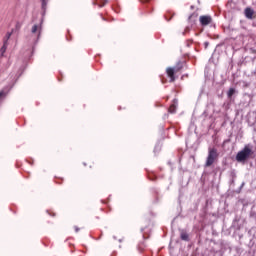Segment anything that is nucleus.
<instances>
[{
	"label": "nucleus",
	"instance_id": "obj_4",
	"mask_svg": "<svg viewBox=\"0 0 256 256\" xmlns=\"http://www.w3.org/2000/svg\"><path fill=\"white\" fill-rule=\"evenodd\" d=\"M175 69L171 68V67H168L166 68V75L167 77H169V82L170 83H175Z\"/></svg>",
	"mask_w": 256,
	"mask_h": 256
},
{
	"label": "nucleus",
	"instance_id": "obj_17",
	"mask_svg": "<svg viewBox=\"0 0 256 256\" xmlns=\"http://www.w3.org/2000/svg\"><path fill=\"white\" fill-rule=\"evenodd\" d=\"M11 38V33H8L7 34V39H10Z\"/></svg>",
	"mask_w": 256,
	"mask_h": 256
},
{
	"label": "nucleus",
	"instance_id": "obj_15",
	"mask_svg": "<svg viewBox=\"0 0 256 256\" xmlns=\"http://www.w3.org/2000/svg\"><path fill=\"white\" fill-rule=\"evenodd\" d=\"M42 1V7H46L47 6V2L49 1V0H41Z\"/></svg>",
	"mask_w": 256,
	"mask_h": 256
},
{
	"label": "nucleus",
	"instance_id": "obj_14",
	"mask_svg": "<svg viewBox=\"0 0 256 256\" xmlns=\"http://www.w3.org/2000/svg\"><path fill=\"white\" fill-rule=\"evenodd\" d=\"M227 95H228V98L231 99L233 97V95H235L234 88H230Z\"/></svg>",
	"mask_w": 256,
	"mask_h": 256
},
{
	"label": "nucleus",
	"instance_id": "obj_11",
	"mask_svg": "<svg viewBox=\"0 0 256 256\" xmlns=\"http://www.w3.org/2000/svg\"><path fill=\"white\" fill-rule=\"evenodd\" d=\"M7 95H9V90L8 89H2L0 91V99H5V97H7Z\"/></svg>",
	"mask_w": 256,
	"mask_h": 256
},
{
	"label": "nucleus",
	"instance_id": "obj_20",
	"mask_svg": "<svg viewBox=\"0 0 256 256\" xmlns=\"http://www.w3.org/2000/svg\"><path fill=\"white\" fill-rule=\"evenodd\" d=\"M79 231V228H76V233Z\"/></svg>",
	"mask_w": 256,
	"mask_h": 256
},
{
	"label": "nucleus",
	"instance_id": "obj_8",
	"mask_svg": "<svg viewBox=\"0 0 256 256\" xmlns=\"http://www.w3.org/2000/svg\"><path fill=\"white\" fill-rule=\"evenodd\" d=\"M197 17H199V14L192 13L188 18L189 23H195L197 21Z\"/></svg>",
	"mask_w": 256,
	"mask_h": 256
},
{
	"label": "nucleus",
	"instance_id": "obj_13",
	"mask_svg": "<svg viewBox=\"0 0 256 256\" xmlns=\"http://www.w3.org/2000/svg\"><path fill=\"white\" fill-rule=\"evenodd\" d=\"M0 51H1L2 57H3V55H5V52L7 51V40L4 41V44H3V46L1 47Z\"/></svg>",
	"mask_w": 256,
	"mask_h": 256
},
{
	"label": "nucleus",
	"instance_id": "obj_7",
	"mask_svg": "<svg viewBox=\"0 0 256 256\" xmlns=\"http://www.w3.org/2000/svg\"><path fill=\"white\" fill-rule=\"evenodd\" d=\"M168 111L170 113H176V111H177V99L173 100V104L170 105V107L168 108Z\"/></svg>",
	"mask_w": 256,
	"mask_h": 256
},
{
	"label": "nucleus",
	"instance_id": "obj_6",
	"mask_svg": "<svg viewBox=\"0 0 256 256\" xmlns=\"http://www.w3.org/2000/svg\"><path fill=\"white\" fill-rule=\"evenodd\" d=\"M109 3V0H95L93 5H98V7H105Z\"/></svg>",
	"mask_w": 256,
	"mask_h": 256
},
{
	"label": "nucleus",
	"instance_id": "obj_16",
	"mask_svg": "<svg viewBox=\"0 0 256 256\" xmlns=\"http://www.w3.org/2000/svg\"><path fill=\"white\" fill-rule=\"evenodd\" d=\"M173 17V14L171 15V17L170 18H167V15H165V19H166V21H171V18Z\"/></svg>",
	"mask_w": 256,
	"mask_h": 256
},
{
	"label": "nucleus",
	"instance_id": "obj_3",
	"mask_svg": "<svg viewBox=\"0 0 256 256\" xmlns=\"http://www.w3.org/2000/svg\"><path fill=\"white\" fill-rule=\"evenodd\" d=\"M199 21L202 27H207V25H211V23H213V18L209 15H203L200 16Z\"/></svg>",
	"mask_w": 256,
	"mask_h": 256
},
{
	"label": "nucleus",
	"instance_id": "obj_21",
	"mask_svg": "<svg viewBox=\"0 0 256 256\" xmlns=\"http://www.w3.org/2000/svg\"><path fill=\"white\" fill-rule=\"evenodd\" d=\"M102 19H103V21H105V18L102 17Z\"/></svg>",
	"mask_w": 256,
	"mask_h": 256
},
{
	"label": "nucleus",
	"instance_id": "obj_2",
	"mask_svg": "<svg viewBox=\"0 0 256 256\" xmlns=\"http://www.w3.org/2000/svg\"><path fill=\"white\" fill-rule=\"evenodd\" d=\"M217 159H219V152H217V148H209L205 167H211V165H213Z\"/></svg>",
	"mask_w": 256,
	"mask_h": 256
},
{
	"label": "nucleus",
	"instance_id": "obj_1",
	"mask_svg": "<svg viewBox=\"0 0 256 256\" xmlns=\"http://www.w3.org/2000/svg\"><path fill=\"white\" fill-rule=\"evenodd\" d=\"M253 153V150L246 145L240 152L237 153L236 161H238V163H245V161H247V159H249Z\"/></svg>",
	"mask_w": 256,
	"mask_h": 256
},
{
	"label": "nucleus",
	"instance_id": "obj_19",
	"mask_svg": "<svg viewBox=\"0 0 256 256\" xmlns=\"http://www.w3.org/2000/svg\"><path fill=\"white\" fill-rule=\"evenodd\" d=\"M51 215H52V217H55V213H52Z\"/></svg>",
	"mask_w": 256,
	"mask_h": 256
},
{
	"label": "nucleus",
	"instance_id": "obj_5",
	"mask_svg": "<svg viewBox=\"0 0 256 256\" xmlns=\"http://www.w3.org/2000/svg\"><path fill=\"white\" fill-rule=\"evenodd\" d=\"M244 14H245L246 19H253L254 15H255V10L250 7H247L244 10Z\"/></svg>",
	"mask_w": 256,
	"mask_h": 256
},
{
	"label": "nucleus",
	"instance_id": "obj_10",
	"mask_svg": "<svg viewBox=\"0 0 256 256\" xmlns=\"http://www.w3.org/2000/svg\"><path fill=\"white\" fill-rule=\"evenodd\" d=\"M172 69H174V72L179 73L183 69V62H178Z\"/></svg>",
	"mask_w": 256,
	"mask_h": 256
},
{
	"label": "nucleus",
	"instance_id": "obj_12",
	"mask_svg": "<svg viewBox=\"0 0 256 256\" xmlns=\"http://www.w3.org/2000/svg\"><path fill=\"white\" fill-rule=\"evenodd\" d=\"M180 239H182V241H189V234H187L185 231H182L180 234Z\"/></svg>",
	"mask_w": 256,
	"mask_h": 256
},
{
	"label": "nucleus",
	"instance_id": "obj_18",
	"mask_svg": "<svg viewBox=\"0 0 256 256\" xmlns=\"http://www.w3.org/2000/svg\"><path fill=\"white\" fill-rule=\"evenodd\" d=\"M151 0H145V3H149Z\"/></svg>",
	"mask_w": 256,
	"mask_h": 256
},
{
	"label": "nucleus",
	"instance_id": "obj_9",
	"mask_svg": "<svg viewBox=\"0 0 256 256\" xmlns=\"http://www.w3.org/2000/svg\"><path fill=\"white\" fill-rule=\"evenodd\" d=\"M31 32H32L33 34L38 33V35H41V27H40L39 25L35 24V25L32 27Z\"/></svg>",
	"mask_w": 256,
	"mask_h": 256
}]
</instances>
